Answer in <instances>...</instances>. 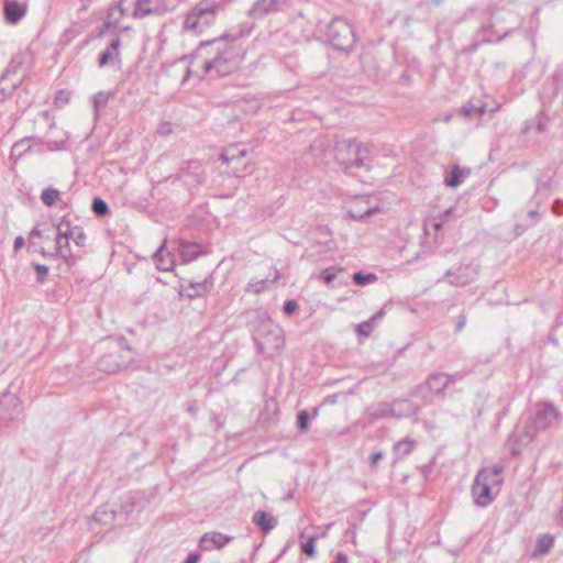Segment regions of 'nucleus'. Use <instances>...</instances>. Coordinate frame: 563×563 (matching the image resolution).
<instances>
[{
	"label": "nucleus",
	"instance_id": "4",
	"mask_svg": "<svg viewBox=\"0 0 563 563\" xmlns=\"http://www.w3.org/2000/svg\"><path fill=\"white\" fill-rule=\"evenodd\" d=\"M96 364L100 372L114 374L132 366L133 358L131 354H101Z\"/></svg>",
	"mask_w": 563,
	"mask_h": 563
},
{
	"label": "nucleus",
	"instance_id": "13",
	"mask_svg": "<svg viewBox=\"0 0 563 563\" xmlns=\"http://www.w3.org/2000/svg\"><path fill=\"white\" fill-rule=\"evenodd\" d=\"M26 12V7L13 0H8L4 4V14L9 22L16 23Z\"/></svg>",
	"mask_w": 563,
	"mask_h": 563
},
{
	"label": "nucleus",
	"instance_id": "22",
	"mask_svg": "<svg viewBox=\"0 0 563 563\" xmlns=\"http://www.w3.org/2000/svg\"><path fill=\"white\" fill-rule=\"evenodd\" d=\"M410 395L422 399L424 404L432 402V391H429L427 382L413 387Z\"/></svg>",
	"mask_w": 563,
	"mask_h": 563
},
{
	"label": "nucleus",
	"instance_id": "40",
	"mask_svg": "<svg viewBox=\"0 0 563 563\" xmlns=\"http://www.w3.org/2000/svg\"><path fill=\"white\" fill-rule=\"evenodd\" d=\"M369 325L367 323L360 325V330L366 331Z\"/></svg>",
	"mask_w": 563,
	"mask_h": 563
},
{
	"label": "nucleus",
	"instance_id": "30",
	"mask_svg": "<svg viewBox=\"0 0 563 563\" xmlns=\"http://www.w3.org/2000/svg\"><path fill=\"white\" fill-rule=\"evenodd\" d=\"M201 555L197 552H191L181 563H199Z\"/></svg>",
	"mask_w": 563,
	"mask_h": 563
},
{
	"label": "nucleus",
	"instance_id": "16",
	"mask_svg": "<svg viewBox=\"0 0 563 563\" xmlns=\"http://www.w3.org/2000/svg\"><path fill=\"white\" fill-rule=\"evenodd\" d=\"M317 536H307L305 532L299 534L300 550L308 558L316 555Z\"/></svg>",
	"mask_w": 563,
	"mask_h": 563
},
{
	"label": "nucleus",
	"instance_id": "17",
	"mask_svg": "<svg viewBox=\"0 0 563 563\" xmlns=\"http://www.w3.org/2000/svg\"><path fill=\"white\" fill-rule=\"evenodd\" d=\"M391 417V404L390 402H382L376 407H371L368 409V421L369 423L375 422L378 419Z\"/></svg>",
	"mask_w": 563,
	"mask_h": 563
},
{
	"label": "nucleus",
	"instance_id": "8",
	"mask_svg": "<svg viewBox=\"0 0 563 563\" xmlns=\"http://www.w3.org/2000/svg\"><path fill=\"white\" fill-rule=\"evenodd\" d=\"M169 7V0H136L134 15L161 14Z\"/></svg>",
	"mask_w": 563,
	"mask_h": 563
},
{
	"label": "nucleus",
	"instance_id": "26",
	"mask_svg": "<svg viewBox=\"0 0 563 563\" xmlns=\"http://www.w3.org/2000/svg\"><path fill=\"white\" fill-rule=\"evenodd\" d=\"M92 210L97 216H107L109 213L107 203L100 198L93 200Z\"/></svg>",
	"mask_w": 563,
	"mask_h": 563
},
{
	"label": "nucleus",
	"instance_id": "11",
	"mask_svg": "<svg viewBox=\"0 0 563 563\" xmlns=\"http://www.w3.org/2000/svg\"><path fill=\"white\" fill-rule=\"evenodd\" d=\"M252 522L258 527L263 534L269 533L278 525L277 518L265 510H256L252 516Z\"/></svg>",
	"mask_w": 563,
	"mask_h": 563
},
{
	"label": "nucleus",
	"instance_id": "7",
	"mask_svg": "<svg viewBox=\"0 0 563 563\" xmlns=\"http://www.w3.org/2000/svg\"><path fill=\"white\" fill-rule=\"evenodd\" d=\"M234 537L227 536L218 531L205 533L199 541V548L203 551H212L213 549L221 550L227 544L232 542Z\"/></svg>",
	"mask_w": 563,
	"mask_h": 563
},
{
	"label": "nucleus",
	"instance_id": "35",
	"mask_svg": "<svg viewBox=\"0 0 563 563\" xmlns=\"http://www.w3.org/2000/svg\"><path fill=\"white\" fill-rule=\"evenodd\" d=\"M355 537H356V532L354 529H347L345 532H344V538L347 540V539H351V541L353 543H355Z\"/></svg>",
	"mask_w": 563,
	"mask_h": 563
},
{
	"label": "nucleus",
	"instance_id": "6",
	"mask_svg": "<svg viewBox=\"0 0 563 563\" xmlns=\"http://www.w3.org/2000/svg\"><path fill=\"white\" fill-rule=\"evenodd\" d=\"M21 411V404L15 396L3 395L0 400V422L9 423L15 420Z\"/></svg>",
	"mask_w": 563,
	"mask_h": 563
},
{
	"label": "nucleus",
	"instance_id": "33",
	"mask_svg": "<svg viewBox=\"0 0 563 563\" xmlns=\"http://www.w3.org/2000/svg\"><path fill=\"white\" fill-rule=\"evenodd\" d=\"M35 269L38 273L40 279L43 280L45 278V276L47 275L48 268L43 265H36Z\"/></svg>",
	"mask_w": 563,
	"mask_h": 563
},
{
	"label": "nucleus",
	"instance_id": "44",
	"mask_svg": "<svg viewBox=\"0 0 563 563\" xmlns=\"http://www.w3.org/2000/svg\"><path fill=\"white\" fill-rule=\"evenodd\" d=\"M291 496H292V495H291V493H289V494L287 495L286 499L291 498Z\"/></svg>",
	"mask_w": 563,
	"mask_h": 563
},
{
	"label": "nucleus",
	"instance_id": "29",
	"mask_svg": "<svg viewBox=\"0 0 563 563\" xmlns=\"http://www.w3.org/2000/svg\"><path fill=\"white\" fill-rule=\"evenodd\" d=\"M298 309V305L295 300H288L285 302L284 311L287 314L295 312Z\"/></svg>",
	"mask_w": 563,
	"mask_h": 563
},
{
	"label": "nucleus",
	"instance_id": "28",
	"mask_svg": "<svg viewBox=\"0 0 563 563\" xmlns=\"http://www.w3.org/2000/svg\"><path fill=\"white\" fill-rule=\"evenodd\" d=\"M68 101H69V92H67L65 90L58 91V93L55 97V103L57 106H60V104L66 103Z\"/></svg>",
	"mask_w": 563,
	"mask_h": 563
},
{
	"label": "nucleus",
	"instance_id": "9",
	"mask_svg": "<svg viewBox=\"0 0 563 563\" xmlns=\"http://www.w3.org/2000/svg\"><path fill=\"white\" fill-rule=\"evenodd\" d=\"M463 375L455 373L453 375H446L444 373H433L426 380L428 384L429 391L434 395H442L443 391L457 378H462Z\"/></svg>",
	"mask_w": 563,
	"mask_h": 563
},
{
	"label": "nucleus",
	"instance_id": "38",
	"mask_svg": "<svg viewBox=\"0 0 563 563\" xmlns=\"http://www.w3.org/2000/svg\"><path fill=\"white\" fill-rule=\"evenodd\" d=\"M324 274H327V275H324V279H325L327 282H330V280H331V278H332L333 276H332V275H330V274H328V271H324Z\"/></svg>",
	"mask_w": 563,
	"mask_h": 563
},
{
	"label": "nucleus",
	"instance_id": "27",
	"mask_svg": "<svg viewBox=\"0 0 563 563\" xmlns=\"http://www.w3.org/2000/svg\"><path fill=\"white\" fill-rule=\"evenodd\" d=\"M353 279L356 284L364 285L368 280H375V275L369 274L367 276H364L361 273H356L354 274Z\"/></svg>",
	"mask_w": 563,
	"mask_h": 563
},
{
	"label": "nucleus",
	"instance_id": "18",
	"mask_svg": "<svg viewBox=\"0 0 563 563\" xmlns=\"http://www.w3.org/2000/svg\"><path fill=\"white\" fill-rule=\"evenodd\" d=\"M114 518L115 511L113 509H109L106 505L99 507L92 516V520L95 522H99L104 526L111 525Z\"/></svg>",
	"mask_w": 563,
	"mask_h": 563
},
{
	"label": "nucleus",
	"instance_id": "2",
	"mask_svg": "<svg viewBox=\"0 0 563 563\" xmlns=\"http://www.w3.org/2000/svg\"><path fill=\"white\" fill-rule=\"evenodd\" d=\"M218 14L216 4L199 3L188 13L185 20V27L195 34L206 33L214 25Z\"/></svg>",
	"mask_w": 563,
	"mask_h": 563
},
{
	"label": "nucleus",
	"instance_id": "37",
	"mask_svg": "<svg viewBox=\"0 0 563 563\" xmlns=\"http://www.w3.org/2000/svg\"><path fill=\"white\" fill-rule=\"evenodd\" d=\"M318 415H319V408H318V407H314V408L312 409L311 413H310V419H311V418H316V417H318Z\"/></svg>",
	"mask_w": 563,
	"mask_h": 563
},
{
	"label": "nucleus",
	"instance_id": "25",
	"mask_svg": "<svg viewBox=\"0 0 563 563\" xmlns=\"http://www.w3.org/2000/svg\"><path fill=\"white\" fill-rule=\"evenodd\" d=\"M503 470V466L494 465L493 467L489 468H482L479 472L486 473V479H488V477H493L490 482H494V484L499 485L500 483H503V478L500 477Z\"/></svg>",
	"mask_w": 563,
	"mask_h": 563
},
{
	"label": "nucleus",
	"instance_id": "41",
	"mask_svg": "<svg viewBox=\"0 0 563 563\" xmlns=\"http://www.w3.org/2000/svg\"><path fill=\"white\" fill-rule=\"evenodd\" d=\"M369 325L367 323L360 325V330L366 331Z\"/></svg>",
	"mask_w": 563,
	"mask_h": 563
},
{
	"label": "nucleus",
	"instance_id": "36",
	"mask_svg": "<svg viewBox=\"0 0 563 563\" xmlns=\"http://www.w3.org/2000/svg\"><path fill=\"white\" fill-rule=\"evenodd\" d=\"M24 246V239L22 236H18L15 240H14V250L15 251H19L20 249H22Z\"/></svg>",
	"mask_w": 563,
	"mask_h": 563
},
{
	"label": "nucleus",
	"instance_id": "14",
	"mask_svg": "<svg viewBox=\"0 0 563 563\" xmlns=\"http://www.w3.org/2000/svg\"><path fill=\"white\" fill-rule=\"evenodd\" d=\"M120 41L114 40L111 42L110 46L106 49L104 53L100 55L99 65L104 66L110 63L120 62Z\"/></svg>",
	"mask_w": 563,
	"mask_h": 563
},
{
	"label": "nucleus",
	"instance_id": "19",
	"mask_svg": "<svg viewBox=\"0 0 563 563\" xmlns=\"http://www.w3.org/2000/svg\"><path fill=\"white\" fill-rule=\"evenodd\" d=\"M554 543V537L550 533L540 534L537 538L534 553L547 554Z\"/></svg>",
	"mask_w": 563,
	"mask_h": 563
},
{
	"label": "nucleus",
	"instance_id": "10",
	"mask_svg": "<svg viewBox=\"0 0 563 563\" xmlns=\"http://www.w3.org/2000/svg\"><path fill=\"white\" fill-rule=\"evenodd\" d=\"M391 418H409L417 416L421 408L409 399L397 398L391 402Z\"/></svg>",
	"mask_w": 563,
	"mask_h": 563
},
{
	"label": "nucleus",
	"instance_id": "5",
	"mask_svg": "<svg viewBox=\"0 0 563 563\" xmlns=\"http://www.w3.org/2000/svg\"><path fill=\"white\" fill-rule=\"evenodd\" d=\"M485 474L484 472H478L472 486L474 503L479 507H487L494 500L492 486H496V484L486 479Z\"/></svg>",
	"mask_w": 563,
	"mask_h": 563
},
{
	"label": "nucleus",
	"instance_id": "34",
	"mask_svg": "<svg viewBox=\"0 0 563 563\" xmlns=\"http://www.w3.org/2000/svg\"><path fill=\"white\" fill-rule=\"evenodd\" d=\"M331 563H347V556L343 552H338L333 562Z\"/></svg>",
	"mask_w": 563,
	"mask_h": 563
},
{
	"label": "nucleus",
	"instance_id": "32",
	"mask_svg": "<svg viewBox=\"0 0 563 563\" xmlns=\"http://www.w3.org/2000/svg\"><path fill=\"white\" fill-rule=\"evenodd\" d=\"M338 399H339L338 394H331V395H328L324 397L323 404L334 405V404H336Z\"/></svg>",
	"mask_w": 563,
	"mask_h": 563
},
{
	"label": "nucleus",
	"instance_id": "39",
	"mask_svg": "<svg viewBox=\"0 0 563 563\" xmlns=\"http://www.w3.org/2000/svg\"><path fill=\"white\" fill-rule=\"evenodd\" d=\"M324 274H327V275H324V279H325L327 282H330V280H331V278H332L333 276H332V275H330V274H328V271H324Z\"/></svg>",
	"mask_w": 563,
	"mask_h": 563
},
{
	"label": "nucleus",
	"instance_id": "15",
	"mask_svg": "<svg viewBox=\"0 0 563 563\" xmlns=\"http://www.w3.org/2000/svg\"><path fill=\"white\" fill-rule=\"evenodd\" d=\"M202 253L201 245L195 242H183L180 244V256L185 262L197 258Z\"/></svg>",
	"mask_w": 563,
	"mask_h": 563
},
{
	"label": "nucleus",
	"instance_id": "43",
	"mask_svg": "<svg viewBox=\"0 0 563 563\" xmlns=\"http://www.w3.org/2000/svg\"><path fill=\"white\" fill-rule=\"evenodd\" d=\"M287 548H284L283 551L280 552L279 556L284 555V553L286 552Z\"/></svg>",
	"mask_w": 563,
	"mask_h": 563
},
{
	"label": "nucleus",
	"instance_id": "42",
	"mask_svg": "<svg viewBox=\"0 0 563 563\" xmlns=\"http://www.w3.org/2000/svg\"><path fill=\"white\" fill-rule=\"evenodd\" d=\"M122 509L124 510L125 514H129L131 511V509L126 507H122Z\"/></svg>",
	"mask_w": 563,
	"mask_h": 563
},
{
	"label": "nucleus",
	"instance_id": "31",
	"mask_svg": "<svg viewBox=\"0 0 563 563\" xmlns=\"http://www.w3.org/2000/svg\"><path fill=\"white\" fill-rule=\"evenodd\" d=\"M384 457V453L382 451L375 452L369 456V463L372 466H376L377 463Z\"/></svg>",
	"mask_w": 563,
	"mask_h": 563
},
{
	"label": "nucleus",
	"instance_id": "21",
	"mask_svg": "<svg viewBox=\"0 0 563 563\" xmlns=\"http://www.w3.org/2000/svg\"><path fill=\"white\" fill-rule=\"evenodd\" d=\"M415 448V441L410 438H405L394 445V451L399 457L409 455Z\"/></svg>",
	"mask_w": 563,
	"mask_h": 563
},
{
	"label": "nucleus",
	"instance_id": "3",
	"mask_svg": "<svg viewBox=\"0 0 563 563\" xmlns=\"http://www.w3.org/2000/svg\"><path fill=\"white\" fill-rule=\"evenodd\" d=\"M371 150L367 145L360 143H347L339 147L338 161L345 168L360 167L369 159Z\"/></svg>",
	"mask_w": 563,
	"mask_h": 563
},
{
	"label": "nucleus",
	"instance_id": "20",
	"mask_svg": "<svg viewBox=\"0 0 563 563\" xmlns=\"http://www.w3.org/2000/svg\"><path fill=\"white\" fill-rule=\"evenodd\" d=\"M468 174V170L455 165L451 173L445 177V185L449 187H457L462 179Z\"/></svg>",
	"mask_w": 563,
	"mask_h": 563
},
{
	"label": "nucleus",
	"instance_id": "12",
	"mask_svg": "<svg viewBox=\"0 0 563 563\" xmlns=\"http://www.w3.org/2000/svg\"><path fill=\"white\" fill-rule=\"evenodd\" d=\"M156 267L163 272H168L174 267V258L166 250V243L158 249L154 255Z\"/></svg>",
	"mask_w": 563,
	"mask_h": 563
},
{
	"label": "nucleus",
	"instance_id": "24",
	"mask_svg": "<svg viewBox=\"0 0 563 563\" xmlns=\"http://www.w3.org/2000/svg\"><path fill=\"white\" fill-rule=\"evenodd\" d=\"M60 194L55 188H46L42 191L41 199L47 207L54 206L59 200Z\"/></svg>",
	"mask_w": 563,
	"mask_h": 563
},
{
	"label": "nucleus",
	"instance_id": "23",
	"mask_svg": "<svg viewBox=\"0 0 563 563\" xmlns=\"http://www.w3.org/2000/svg\"><path fill=\"white\" fill-rule=\"evenodd\" d=\"M297 429L300 433H306L310 429V412L303 409L297 413L296 421Z\"/></svg>",
	"mask_w": 563,
	"mask_h": 563
},
{
	"label": "nucleus",
	"instance_id": "1",
	"mask_svg": "<svg viewBox=\"0 0 563 563\" xmlns=\"http://www.w3.org/2000/svg\"><path fill=\"white\" fill-rule=\"evenodd\" d=\"M561 419L562 415L552 402L543 401L537 404L533 426L526 427L521 431L514 432V434L508 439L511 454L518 455L520 453V443L523 440H527V442L532 441L536 437L537 430L545 431L554 428L559 424Z\"/></svg>",
	"mask_w": 563,
	"mask_h": 563
}]
</instances>
